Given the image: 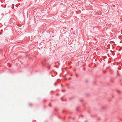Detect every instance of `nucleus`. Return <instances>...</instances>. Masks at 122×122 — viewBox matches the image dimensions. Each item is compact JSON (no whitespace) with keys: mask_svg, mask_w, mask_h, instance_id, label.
<instances>
[{"mask_svg":"<svg viewBox=\"0 0 122 122\" xmlns=\"http://www.w3.org/2000/svg\"><path fill=\"white\" fill-rule=\"evenodd\" d=\"M118 92L119 93H120V91H118Z\"/></svg>","mask_w":122,"mask_h":122,"instance_id":"obj_1","label":"nucleus"},{"mask_svg":"<svg viewBox=\"0 0 122 122\" xmlns=\"http://www.w3.org/2000/svg\"><path fill=\"white\" fill-rule=\"evenodd\" d=\"M62 92H64V91L62 90Z\"/></svg>","mask_w":122,"mask_h":122,"instance_id":"obj_2","label":"nucleus"},{"mask_svg":"<svg viewBox=\"0 0 122 122\" xmlns=\"http://www.w3.org/2000/svg\"><path fill=\"white\" fill-rule=\"evenodd\" d=\"M76 76L77 77V76H77V75H76Z\"/></svg>","mask_w":122,"mask_h":122,"instance_id":"obj_3","label":"nucleus"}]
</instances>
